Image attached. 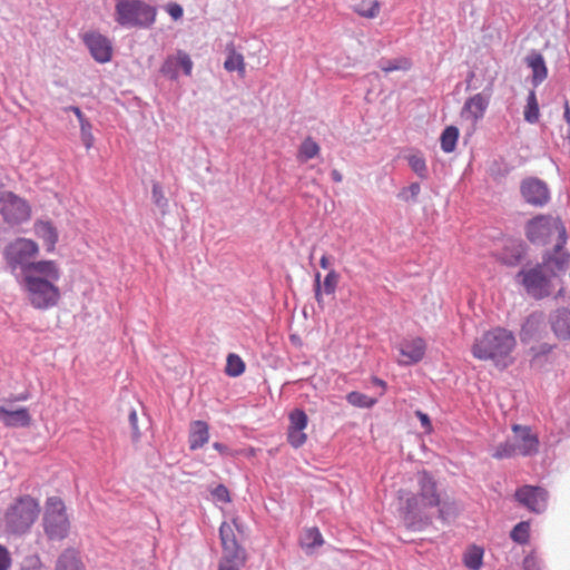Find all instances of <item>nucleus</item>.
Masks as SVG:
<instances>
[{
    "label": "nucleus",
    "instance_id": "f257e3e1",
    "mask_svg": "<svg viewBox=\"0 0 570 570\" xmlns=\"http://www.w3.org/2000/svg\"><path fill=\"white\" fill-rule=\"evenodd\" d=\"M417 492L410 493L401 507V518L405 528L413 532H421L432 524V517L426 509L440 504L441 493L438 481L426 470L417 472Z\"/></svg>",
    "mask_w": 570,
    "mask_h": 570
},
{
    "label": "nucleus",
    "instance_id": "f03ea898",
    "mask_svg": "<svg viewBox=\"0 0 570 570\" xmlns=\"http://www.w3.org/2000/svg\"><path fill=\"white\" fill-rule=\"evenodd\" d=\"M517 338L512 331L495 326L475 337L471 354L474 358L491 362L497 368L505 370L513 364Z\"/></svg>",
    "mask_w": 570,
    "mask_h": 570
},
{
    "label": "nucleus",
    "instance_id": "7ed1b4c3",
    "mask_svg": "<svg viewBox=\"0 0 570 570\" xmlns=\"http://www.w3.org/2000/svg\"><path fill=\"white\" fill-rule=\"evenodd\" d=\"M157 8L145 0H115V22L125 29H150Z\"/></svg>",
    "mask_w": 570,
    "mask_h": 570
},
{
    "label": "nucleus",
    "instance_id": "20e7f679",
    "mask_svg": "<svg viewBox=\"0 0 570 570\" xmlns=\"http://www.w3.org/2000/svg\"><path fill=\"white\" fill-rule=\"evenodd\" d=\"M40 512L39 502L31 495L19 497L4 513V532L12 535L27 533Z\"/></svg>",
    "mask_w": 570,
    "mask_h": 570
},
{
    "label": "nucleus",
    "instance_id": "39448f33",
    "mask_svg": "<svg viewBox=\"0 0 570 570\" xmlns=\"http://www.w3.org/2000/svg\"><path fill=\"white\" fill-rule=\"evenodd\" d=\"M56 283L33 274L24 275L18 281L27 294L30 305L40 311H47L58 305L61 294Z\"/></svg>",
    "mask_w": 570,
    "mask_h": 570
},
{
    "label": "nucleus",
    "instance_id": "423d86ee",
    "mask_svg": "<svg viewBox=\"0 0 570 570\" xmlns=\"http://www.w3.org/2000/svg\"><path fill=\"white\" fill-rule=\"evenodd\" d=\"M38 253V244L24 237H18L4 247L2 255L6 266L17 282L24 275L31 274L30 265Z\"/></svg>",
    "mask_w": 570,
    "mask_h": 570
},
{
    "label": "nucleus",
    "instance_id": "0eeeda50",
    "mask_svg": "<svg viewBox=\"0 0 570 570\" xmlns=\"http://www.w3.org/2000/svg\"><path fill=\"white\" fill-rule=\"evenodd\" d=\"M547 264L537 263L531 267L523 266L514 276L517 284L534 299H543L552 293V276L544 267Z\"/></svg>",
    "mask_w": 570,
    "mask_h": 570
},
{
    "label": "nucleus",
    "instance_id": "6e6552de",
    "mask_svg": "<svg viewBox=\"0 0 570 570\" xmlns=\"http://www.w3.org/2000/svg\"><path fill=\"white\" fill-rule=\"evenodd\" d=\"M556 234L558 239L567 237L562 222L552 215L538 214L524 225V235L528 242L534 246L547 245Z\"/></svg>",
    "mask_w": 570,
    "mask_h": 570
},
{
    "label": "nucleus",
    "instance_id": "1a4fd4ad",
    "mask_svg": "<svg viewBox=\"0 0 570 570\" xmlns=\"http://www.w3.org/2000/svg\"><path fill=\"white\" fill-rule=\"evenodd\" d=\"M43 530L51 541H61L68 537L70 521L67 515L66 504L59 497H49L46 501L43 513Z\"/></svg>",
    "mask_w": 570,
    "mask_h": 570
},
{
    "label": "nucleus",
    "instance_id": "9d476101",
    "mask_svg": "<svg viewBox=\"0 0 570 570\" xmlns=\"http://www.w3.org/2000/svg\"><path fill=\"white\" fill-rule=\"evenodd\" d=\"M0 214L8 224L16 225L30 218L31 208L28 202L12 191H0Z\"/></svg>",
    "mask_w": 570,
    "mask_h": 570
},
{
    "label": "nucleus",
    "instance_id": "9b49d317",
    "mask_svg": "<svg viewBox=\"0 0 570 570\" xmlns=\"http://www.w3.org/2000/svg\"><path fill=\"white\" fill-rule=\"evenodd\" d=\"M520 196L522 200L533 207L543 208L551 200V191L548 184L534 176H528L520 181Z\"/></svg>",
    "mask_w": 570,
    "mask_h": 570
},
{
    "label": "nucleus",
    "instance_id": "f8f14e48",
    "mask_svg": "<svg viewBox=\"0 0 570 570\" xmlns=\"http://www.w3.org/2000/svg\"><path fill=\"white\" fill-rule=\"evenodd\" d=\"M549 498V491L541 485L523 484L514 492L515 501L535 514L547 511Z\"/></svg>",
    "mask_w": 570,
    "mask_h": 570
},
{
    "label": "nucleus",
    "instance_id": "ddd939ff",
    "mask_svg": "<svg viewBox=\"0 0 570 570\" xmlns=\"http://www.w3.org/2000/svg\"><path fill=\"white\" fill-rule=\"evenodd\" d=\"M244 524L238 518H233L232 522L223 521L219 525V539L223 549L222 558H247L244 547L238 542L235 530L243 532Z\"/></svg>",
    "mask_w": 570,
    "mask_h": 570
},
{
    "label": "nucleus",
    "instance_id": "4468645a",
    "mask_svg": "<svg viewBox=\"0 0 570 570\" xmlns=\"http://www.w3.org/2000/svg\"><path fill=\"white\" fill-rule=\"evenodd\" d=\"M528 250L529 246L523 239L508 237L502 240V245L497 249L494 257L507 267H517L524 262Z\"/></svg>",
    "mask_w": 570,
    "mask_h": 570
},
{
    "label": "nucleus",
    "instance_id": "2eb2a0df",
    "mask_svg": "<svg viewBox=\"0 0 570 570\" xmlns=\"http://www.w3.org/2000/svg\"><path fill=\"white\" fill-rule=\"evenodd\" d=\"M567 237L557 239V243L551 252H547L542 256V264H547L544 267L552 276L558 277L567 273L570 268V253L564 249Z\"/></svg>",
    "mask_w": 570,
    "mask_h": 570
},
{
    "label": "nucleus",
    "instance_id": "dca6fc26",
    "mask_svg": "<svg viewBox=\"0 0 570 570\" xmlns=\"http://www.w3.org/2000/svg\"><path fill=\"white\" fill-rule=\"evenodd\" d=\"M513 444L521 456H532L539 452V438L530 426L513 424Z\"/></svg>",
    "mask_w": 570,
    "mask_h": 570
},
{
    "label": "nucleus",
    "instance_id": "f3484780",
    "mask_svg": "<svg viewBox=\"0 0 570 570\" xmlns=\"http://www.w3.org/2000/svg\"><path fill=\"white\" fill-rule=\"evenodd\" d=\"M426 347L425 340L420 336L401 341L397 351L405 360H399L397 364L400 366H411L420 363L425 356Z\"/></svg>",
    "mask_w": 570,
    "mask_h": 570
},
{
    "label": "nucleus",
    "instance_id": "a211bd4d",
    "mask_svg": "<svg viewBox=\"0 0 570 570\" xmlns=\"http://www.w3.org/2000/svg\"><path fill=\"white\" fill-rule=\"evenodd\" d=\"M82 40L97 62L106 63L111 60L112 46L107 37L99 32H89L83 36Z\"/></svg>",
    "mask_w": 570,
    "mask_h": 570
},
{
    "label": "nucleus",
    "instance_id": "6ab92c4d",
    "mask_svg": "<svg viewBox=\"0 0 570 570\" xmlns=\"http://www.w3.org/2000/svg\"><path fill=\"white\" fill-rule=\"evenodd\" d=\"M544 330L542 315L539 313L530 314L521 325L520 340L523 344H529L541 338Z\"/></svg>",
    "mask_w": 570,
    "mask_h": 570
},
{
    "label": "nucleus",
    "instance_id": "aec40b11",
    "mask_svg": "<svg viewBox=\"0 0 570 570\" xmlns=\"http://www.w3.org/2000/svg\"><path fill=\"white\" fill-rule=\"evenodd\" d=\"M549 323L553 334L562 341H570V309L557 308L550 314Z\"/></svg>",
    "mask_w": 570,
    "mask_h": 570
},
{
    "label": "nucleus",
    "instance_id": "412c9836",
    "mask_svg": "<svg viewBox=\"0 0 570 570\" xmlns=\"http://www.w3.org/2000/svg\"><path fill=\"white\" fill-rule=\"evenodd\" d=\"M0 422L10 429L28 428L31 424V415L27 407L9 410L0 406Z\"/></svg>",
    "mask_w": 570,
    "mask_h": 570
},
{
    "label": "nucleus",
    "instance_id": "4be33fe9",
    "mask_svg": "<svg viewBox=\"0 0 570 570\" xmlns=\"http://www.w3.org/2000/svg\"><path fill=\"white\" fill-rule=\"evenodd\" d=\"M340 282V274L335 269H330L325 275L323 284L321 283V273L317 272L314 278V295L318 305H323V293L333 295L336 292Z\"/></svg>",
    "mask_w": 570,
    "mask_h": 570
},
{
    "label": "nucleus",
    "instance_id": "5701e85b",
    "mask_svg": "<svg viewBox=\"0 0 570 570\" xmlns=\"http://www.w3.org/2000/svg\"><path fill=\"white\" fill-rule=\"evenodd\" d=\"M33 230L37 237L43 242L47 253H53L59 234L52 222L39 219L35 222Z\"/></svg>",
    "mask_w": 570,
    "mask_h": 570
},
{
    "label": "nucleus",
    "instance_id": "b1692460",
    "mask_svg": "<svg viewBox=\"0 0 570 570\" xmlns=\"http://www.w3.org/2000/svg\"><path fill=\"white\" fill-rule=\"evenodd\" d=\"M527 66L532 71L531 83L534 88L539 87L548 77V68L546 65L544 57L532 50L524 59Z\"/></svg>",
    "mask_w": 570,
    "mask_h": 570
},
{
    "label": "nucleus",
    "instance_id": "393cba45",
    "mask_svg": "<svg viewBox=\"0 0 570 570\" xmlns=\"http://www.w3.org/2000/svg\"><path fill=\"white\" fill-rule=\"evenodd\" d=\"M209 441V425L203 420L193 421L189 425L188 446L190 451L202 449Z\"/></svg>",
    "mask_w": 570,
    "mask_h": 570
},
{
    "label": "nucleus",
    "instance_id": "a878e982",
    "mask_svg": "<svg viewBox=\"0 0 570 570\" xmlns=\"http://www.w3.org/2000/svg\"><path fill=\"white\" fill-rule=\"evenodd\" d=\"M488 105L489 101L485 97L482 96V94H475L465 100L462 115L468 119L478 121L483 118Z\"/></svg>",
    "mask_w": 570,
    "mask_h": 570
},
{
    "label": "nucleus",
    "instance_id": "bb28decb",
    "mask_svg": "<svg viewBox=\"0 0 570 570\" xmlns=\"http://www.w3.org/2000/svg\"><path fill=\"white\" fill-rule=\"evenodd\" d=\"M30 273L51 282H58L61 277L59 265L55 261H33Z\"/></svg>",
    "mask_w": 570,
    "mask_h": 570
},
{
    "label": "nucleus",
    "instance_id": "cd10ccee",
    "mask_svg": "<svg viewBox=\"0 0 570 570\" xmlns=\"http://www.w3.org/2000/svg\"><path fill=\"white\" fill-rule=\"evenodd\" d=\"M83 563L76 549H66L57 559L55 570H83Z\"/></svg>",
    "mask_w": 570,
    "mask_h": 570
},
{
    "label": "nucleus",
    "instance_id": "c85d7f7f",
    "mask_svg": "<svg viewBox=\"0 0 570 570\" xmlns=\"http://www.w3.org/2000/svg\"><path fill=\"white\" fill-rule=\"evenodd\" d=\"M299 544L307 554H312L316 548L324 544V538L317 527L307 528L299 539Z\"/></svg>",
    "mask_w": 570,
    "mask_h": 570
},
{
    "label": "nucleus",
    "instance_id": "c756f323",
    "mask_svg": "<svg viewBox=\"0 0 570 570\" xmlns=\"http://www.w3.org/2000/svg\"><path fill=\"white\" fill-rule=\"evenodd\" d=\"M227 57L224 62V68L228 72L237 71L240 77L245 75V60L244 56L237 52L233 45L226 48Z\"/></svg>",
    "mask_w": 570,
    "mask_h": 570
},
{
    "label": "nucleus",
    "instance_id": "7c9ffc66",
    "mask_svg": "<svg viewBox=\"0 0 570 570\" xmlns=\"http://www.w3.org/2000/svg\"><path fill=\"white\" fill-rule=\"evenodd\" d=\"M411 170L422 180L430 176L426 159L421 151L410 154L405 157Z\"/></svg>",
    "mask_w": 570,
    "mask_h": 570
},
{
    "label": "nucleus",
    "instance_id": "2f4dec72",
    "mask_svg": "<svg viewBox=\"0 0 570 570\" xmlns=\"http://www.w3.org/2000/svg\"><path fill=\"white\" fill-rule=\"evenodd\" d=\"M320 151V145L312 137H306L298 147L296 158L299 163H306L318 156Z\"/></svg>",
    "mask_w": 570,
    "mask_h": 570
},
{
    "label": "nucleus",
    "instance_id": "473e14b6",
    "mask_svg": "<svg viewBox=\"0 0 570 570\" xmlns=\"http://www.w3.org/2000/svg\"><path fill=\"white\" fill-rule=\"evenodd\" d=\"M524 120L531 125L539 121L540 108L535 91L532 89L529 91L527 97V104L523 110Z\"/></svg>",
    "mask_w": 570,
    "mask_h": 570
},
{
    "label": "nucleus",
    "instance_id": "72a5a7b5",
    "mask_svg": "<svg viewBox=\"0 0 570 570\" xmlns=\"http://www.w3.org/2000/svg\"><path fill=\"white\" fill-rule=\"evenodd\" d=\"M379 67L385 73H390L393 71H407L412 67V62L406 57H399L395 59H381L379 61Z\"/></svg>",
    "mask_w": 570,
    "mask_h": 570
},
{
    "label": "nucleus",
    "instance_id": "f704fd0d",
    "mask_svg": "<svg viewBox=\"0 0 570 570\" xmlns=\"http://www.w3.org/2000/svg\"><path fill=\"white\" fill-rule=\"evenodd\" d=\"M459 135L460 134H459L458 127H455V126L445 127V129L442 131L441 137H440L441 149L446 154L454 151V149L456 147L458 139H459Z\"/></svg>",
    "mask_w": 570,
    "mask_h": 570
},
{
    "label": "nucleus",
    "instance_id": "c9c22d12",
    "mask_svg": "<svg viewBox=\"0 0 570 570\" xmlns=\"http://www.w3.org/2000/svg\"><path fill=\"white\" fill-rule=\"evenodd\" d=\"M483 549L472 546L463 557L464 566L470 570H480L483 563Z\"/></svg>",
    "mask_w": 570,
    "mask_h": 570
},
{
    "label": "nucleus",
    "instance_id": "e433bc0d",
    "mask_svg": "<svg viewBox=\"0 0 570 570\" xmlns=\"http://www.w3.org/2000/svg\"><path fill=\"white\" fill-rule=\"evenodd\" d=\"M530 521H520L510 532L511 540L521 546L527 544L530 540Z\"/></svg>",
    "mask_w": 570,
    "mask_h": 570
},
{
    "label": "nucleus",
    "instance_id": "4c0bfd02",
    "mask_svg": "<svg viewBox=\"0 0 570 570\" xmlns=\"http://www.w3.org/2000/svg\"><path fill=\"white\" fill-rule=\"evenodd\" d=\"M346 401L351 405L360 407V409H371L377 402L376 399L371 397V396H368L364 393H361L358 391H352V392L347 393Z\"/></svg>",
    "mask_w": 570,
    "mask_h": 570
},
{
    "label": "nucleus",
    "instance_id": "58836bf2",
    "mask_svg": "<svg viewBox=\"0 0 570 570\" xmlns=\"http://www.w3.org/2000/svg\"><path fill=\"white\" fill-rule=\"evenodd\" d=\"M151 199L155 206L160 210L163 215H165L168 212L169 202L165 196L161 185L158 181L153 183Z\"/></svg>",
    "mask_w": 570,
    "mask_h": 570
},
{
    "label": "nucleus",
    "instance_id": "ea45409f",
    "mask_svg": "<svg viewBox=\"0 0 570 570\" xmlns=\"http://www.w3.org/2000/svg\"><path fill=\"white\" fill-rule=\"evenodd\" d=\"M245 363L237 354L230 353L227 356L225 372L230 377H237L245 372Z\"/></svg>",
    "mask_w": 570,
    "mask_h": 570
},
{
    "label": "nucleus",
    "instance_id": "a19ab883",
    "mask_svg": "<svg viewBox=\"0 0 570 570\" xmlns=\"http://www.w3.org/2000/svg\"><path fill=\"white\" fill-rule=\"evenodd\" d=\"M421 193V185L417 181L411 183L409 186L403 187L396 195L397 199L404 203H417V197Z\"/></svg>",
    "mask_w": 570,
    "mask_h": 570
},
{
    "label": "nucleus",
    "instance_id": "79ce46f5",
    "mask_svg": "<svg viewBox=\"0 0 570 570\" xmlns=\"http://www.w3.org/2000/svg\"><path fill=\"white\" fill-rule=\"evenodd\" d=\"M517 455H519V453L515 450L512 439L498 444L492 453V456L498 460L510 459Z\"/></svg>",
    "mask_w": 570,
    "mask_h": 570
},
{
    "label": "nucleus",
    "instance_id": "37998d69",
    "mask_svg": "<svg viewBox=\"0 0 570 570\" xmlns=\"http://www.w3.org/2000/svg\"><path fill=\"white\" fill-rule=\"evenodd\" d=\"M438 512H439V519L440 520H448L449 518L456 517L458 515V505L454 500H442L440 498V504L436 505Z\"/></svg>",
    "mask_w": 570,
    "mask_h": 570
},
{
    "label": "nucleus",
    "instance_id": "c03bdc74",
    "mask_svg": "<svg viewBox=\"0 0 570 570\" xmlns=\"http://www.w3.org/2000/svg\"><path fill=\"white\" fill-rule=\"evenodd\" d=\"M288 420L289 429L305 430L308 424L307 414L304 410L297 407L289 412Z\"/></svg>",
    "mask_w": 570,
    "mask_h": 570
},
{
    "label": "nucleus",
    "instance_id": "a18cd8bd",
    "mask_svg": "<svg viewBox=\"0 0 570 570\" xmlns=\"http://www.w3.org/2000/svg\"><path fill=\"white\" fill-rule=\"evenodd\" d=\"M356 12L364 18H375L380 12L377 0H363L356 8Z\"/></svg>",
    "mask_w": 570,
    "mask_h": 570
},
{
    "label": "nucleus",
    "instance_id": "49530a36",
    "mask_svg": "<svg viewBox=\"0 0 570 570\" xmlns=\"http://www.w3.org/2000/svg\"><path fill=\"white\" fill-rule=\"evenodd\" d=\"M80 139L87 150L91 149L95 144V136L92 134V125L88 118L79 121Z\"/></svg>",
    "mask_w": 570,
    "mask_h": 570
},
{
    "label": "nucleus",
    "instance_id": "de8ad7c7",
    "mask_svg": "<svg viewBox=\"0 0 570 570\" xmlns=\"http://www.w3.org/2000/svg\"><path fill=\"white\" fill-rule=\"evenodd\" d=\"M160 73L170 80H177L179 77L176 55L168 56L160 67Z\"/></svg>",
    "mask_w": 570,
    "mask_h": 570
},
{
    "label": "nucleus",
    "instance_id": "09e8293b",
    "mask_svg": "<svg viewBox=\"0 0 570 570\" xmlns=\"http://www.w3.org/2000/svg\"><path fill=\"white\" fill-rule=\"evenodd\" d=\"M307 440V435L304 433V430H295L289 429L287 430V441L288 443L294 448L298 449L305 444Z\"/></svg>",
    "mask_w": 570,
    "mask_h": 570
},
{
    "label": "nucleus",
    "instance_id": "8fccbe9b",
    "mask_svg": "<svg viewBox=\"0 0 570 570\" xmlns=\"http://www.w3.org/2000/svg\"><path fill=\"white\" fill-rule=\"evenodd\" d=\"M247 558H220L218 563V570H240L245 563Z\"/></svg>",
    "mask_w": 570,
    "mask_h": 570
},
{
    "label": "nucleus",
    "instance_id": "3c124183",
    "mask_svg": "<svg viewBox=\"0 0 570 570\" xmlns=\"http://www.w3.org/2000/svg\"><path fill=\"white\" fill-rule=\"evenodd\" d=\"M176 59L178 68L180 67L183 69V72L185 76H190L193 71V61L190 56L185 52L184 50H177L176 52Z\"/></svg>",
    "mask_w": 570,
    "mask_h": 570
},
{
    "label": "nucleus",
    "instance_id": "603ef678",
    "mask_svg": "<svg viewBox=\"0 0 570 570\" xmlns=\"http://www.w3.org/2000/svg\"><path fill=\"white\" fill-rule=\"evenodd\" d=\"M543 561L532 551L527 554L522 562L523 570H543Z\"/></svg>",
    "mask_w": 570,
    "mask_h": 570
},
{
    "label": "nucleus",
    "instance_id": "864d4df0",
    "mask_svg": "<svg viewBox=\"0 0 570 570\" xmlns=\"http://www.w3.org/2000/svg\"><path fill=\"white\" fill-rule=\"evenodd\" d=\"M210 494L215 501L220 503H229L232 500L229 490L224 484H217L210 490Z\"/></svg>",
    "mask_w": 570,
    "mask_h": 570
},
{
    "label": "nucleus",
    "instance_id": "5fc2aeb1",
    "mask_svg": "<svg viewBox=\"0 0 570 570\" xmlns=\"http://www.w3.org/2000/svg\"><path fill=\"white\" fill-rule=\"evenodd\" d=\"M20 570H46L40 558L36 554L23 559Z\"/></svg>",
    "mask_w": 570,
    "mask_h": 570
},
{
    "label": "nucleus",
    "instance_id": "6e6d98bb",
    "mask_svg": "<svg viewBox=\"0 0 570 570\" xmlns=\"http://www.w3.org/2000/svg\"><path fill=\"white\" fill-rule=\"evenodd\" d=\"M130 429H131V439L134 442H138L141 433L138 428V416L136 410H131L128 416Z\"/></svg>",
    "mask_w": 570,
    "mask_h": 570
},
{
    "label": "nucleus",
    "instance_id": "4d7b16f0",
    "mask_svg": "<svg viewBox=\"0 0 570 570\" xmlns=\"http://www.w3.org/2000/svg\"><path fill=\"white\" fill-rule=\"evenodd\" d=\"M415 416L419 419L421 426L425 433L429 434L433 431L431 419L426 413L417 410L415 411Z\"/></svg>",
    "mask_w": 570,
    "mask_h": 570
},
{
    "label": "nucleus",
    "instance_id": "13d9d810",
    "mask_svg": "<svg viewBox=\"0 0 570 570\" xmlns=\"http://www.w3.org/2000/svg\"><path fill=\"white\" fill-rule=\"evenodd\" d=\"M12 560L8 549L0 544V570H9L11 567Z\"/></svg>",
    "mask_w": 570,
    "mask_h": 570
},
{
    "label": "nucleus",
    "instance_id": "bf43d9fd",
    "mask_svg": "<svg viewBox=\"0 0 570 570\" xmlns=\"http://www.w3.org/2000/svg\"><path fill=\"white\" fill-rule=\"evenodd\" d=\"M553 348V345L548 343H542L538 346H532L530 348L531 353L533 354V358H539L540 356L549 354Z\"/></svg>",
    "mask_w": 570,
    "mask_h": 570
},
{
    "label": "nucleus",
    "instance_id": "052dcab7",
    "mask_svg": "<svg viewBox=\"0 0 570 570\" xmlns=\"http://www.w3.org/2000/svg\"><path fill=\"white\" fill-rule=\"evenodd\" d=\"M166 11L174 20L180 19L184 14L183 7L176 2L168 3Z\"/></svg>",
    "mask_w": 570,
    "mask_h": 570
},
{
    "label": "nucleus",
    "instance_id": "680f3d73",
    "mask_svg": "<svg viewBox=\"0 0 570 570\" xmlns=\"http://www.w3.org/2000/svg\"><path fill=\"white\" fill-rule=\"evenodd\" d=\"M371 382L374 386L381 387L380 396L384 395V393L387 389V383L377 376H372Z\"/></svg>",
    "mask_w": 570,
    "mask_h": 570
},
{
    "label": "nucleus",
    "instance_id": "e2e57ef3",
    "mask_svg": "<svg viewBox=\"0 0 570 570\" xmlns=\"http://www.w3.org/2000/svg\"><path fill=\"white\" fill-rule=\"evenodd\" d=\"M63 111H71L72 115H75L77 117L78 121H81V119H86L87 118L78 106L65 107Z\"/></svg>",
    "mask_w": 570,
    "mask_h": 570
},
{
    "label": "nucleus",
    "instance_id": "0e129e2a",
    "mask_svg": "<svg viewBox=\"0 0 570 570\" xmlns=\"http://www.w3.org/2000/svg\"><path fill=\"white\" fill-rule=\"evenodd\" d=\"M213 448L222 455L228 454L229 451L228 446L220 442H214Z\"/></svg>",
    "mask_w": 570,
    "mask_h": 570
},
{
    "label": "nucleus",
    "instance_id": "69168bd1",
    "mask_svg": "<svg viewBox=\"0 0 570 570\" xmlns=\"http://www.w3.org/2000/svg\"><path fill=\"white\" fill-rule=\"evenodd\" d=\"M563 107H564L563 119H564L567 126H570V106H569L568 100H564Z\"/></svg>",
    "mask_w": 570,
    "mask_h": 570
},
{
    "label": "nucleus",
    "instance_id": "338daca9",
    "mask_svg": "<svg viewBox=\"0 0 570 570\" xmlns=\"http://www.w3.org/2000/svg\"><path fill=\"white\" fill-rule=\"evenodd\" d=\"M331 178L335 183H341L343 180V175L337 169H332Z\"/></svg>",
    "mask_w": 570,
    "mask_h": 570
},
{
    "label": "nucleus",
    "instance_id": "774afa93",
    "mask_svg": "<svg viewBox=\"0 0 570 570\" xmlns=\"http://www.w3.org/2000/svg\"><path fill=\"white\" fill-rule=\"evenodd\" d=\"M320 266L323 268V269H328L330 267V259L327 257V255H323L320 259Z\"/></svg>",
    "mask_w": 570,
    "mask_h": 570
}]
</instances>
